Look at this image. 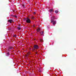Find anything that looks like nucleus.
Instances as JSON below:
<instances>
[{
	"label": "nucleus",
	"instance_id": "5701e85b",
	"mask_svg": "<svg viewBox=\"0 0 76 76\" xmlns=\"http://www.w3.org/2000/svg\"><path fill=\"white\" fill-rule=\"evenodd\" d=\"M31 48H30V50H31Z\"/></svg>",
	"mask_w": 76,
	"mask_h": 76
},
{
	"label": "nucleus",
	"instance_id": "f257e3e1",
	"mask_svg": "<svg viewBox=\"0 0 76 76\" xmlns=\"http://www.w3.org/2000/svg\"><path fill=\"white\" fill-rule=\"evenodd\" d=\"M39 46L38 45H34V50H38L39 49Z\"/></svg>",
	"mask_w": 76,
	"mask_h": 76
},
{
	"label": "nucleus",
	"instance_id": "4468645a",
	"mask_svg": "<svg viewBox=\"0 0 76 76\" xmlns=\"http://www.w3.org/2000/svg\"><path fill=\"white\" fill-rule=\"evenodd\" d=\"M17 37L16 35H15L13 36V37Z\"/></svg>",
	"mask_w": 76,
	"mask_h": 76
},
{
	"label": "nucleus",
	"instance_id": "412c9836",
	"mask_svg": "<svg viewBox=\"0 0 76 76\" xmlns=\"http://www.w3.org/2000/svg\"><path fill=\"white\" fill-rule=\"evenodd\" d=\"M41 42H42V40H41Z\"/></svg>",
	"mask_w": 76,
	"mask_h": 76
},
{
	"label": "nucleus",
	"instance_id": "9b49d317",
	"mask_svg": "<svg viewBox=\"0 0 76 76\" xmlns=\"http://www.w3.org/2000/svg\"><path fill=\"white\" fill-rule=\"evenodd\" d=\"M31 19H34V16H32V17L31 18Z\"/></svg>",
	"mask_w": 76,
	"mask_h": 76
},
{
	"label": "nucleus",
	"instance_id": "aec40b11",
	"mask_svg": "<svg viewBox=\"0 0 76 76\" xmlns=\"http://www.w3.org/2000/svg\"><path fill=\"white\" fill-rule=\"evenodd\" d=\"M35 39H34V41H35Z\"/></svg>",
	"mask_w": 76,
	"mask_h": 76
},
{
	"label": "nucleus",
	"instance_id": "7ed1b4c3",
	"mask_svg": "<svg viewBox=\"0 0 76 76\" xmlns=\"http://www.w3.org/2000/svg\"><path fill=\"white\" fill-rule=\"evenodd\" d=\"M51 23H53V25H55L56 24V20L54 21V20H53V19L51 20Z\"/></svg>",
	"mask_w": 76,
	"mask_h": 76
},
{
	"label": "nucleus",
	"instance_id": "dca6fc26",
	"mask_svg": "<svg viewBox=\"0 0 76 76\" xmlns=\"http://www.w3.org/2000/svg\"><path fill=\"white\" fill-rule=\"evenodd\" d=\"M22 6L23 7H25V5H22Z\"/></svg>",
	"mask_w": 76,
	"mask_h": 76
},
{
	"label": "nucleus",
	"instance_id": "2eb2a0df",
	"mask_svg": "<svg viewBox=\"0 0 76 76\" xmlns=\"http://www.w3.org/2000/svg\"><path fill=\"white\" fill-rule=\"evenodd\" d=\"M40 33H41V34L42 35L43 34H44V32L43 31H42V33H41V32H40Z\"/></svg>",
	"mask_w": 76,
	"mask_h": 76
},
{
	"label": "nucleus",
	"instance_id": "423d86ee",
	"mask_svg": "<svg viewBox=\"0 0 76 76\" xmlns=\"http://www.w3.org/2000/svg\"><path fill=\"white\" fill-rule=\"evenodd\" d=\"M49 12L50 13H51V12H53V9H51L49 10Z\"/></svg>",
	"mask_w": 76,
	"mask_h": 76
},
{
	"label": "nucleus",
	"instance_id": "6ab92c4d",
	"mask_svg": "<svg viewBox=\"0 0 76 76\" xmlns=\"http://www.w3.org/2000/svg\"><path fill=\"white\" fill-rule=\"evenodd\" d=\"M38 30H39H39H40V29L39 28L38 29Z\"/></svg>",
	"mask_w": 76,
	"mask_h": 76
},
{
	"label": "nucleus",
	"instance_id": "4be33fe9",
	"mask_svg": "<svg viewBox=\"0 0 76 76\" xmlns=\"http://www.w3.org/2000/svg\"><path fill=\"white\" fill-rule=\"evenodd\" d=\"M20 26V25H19V26Z\"/></svg>",
	"mask_w": 76,
	"mask_h": 76
},
{
	"label": "nucleus",
	"instance_id": "20e7f679",
	"mask_svg": "<svg viewBox=\"0 0 76 76\" xmlns=\"http://www.w3.org/2000/svg\"><path fill=\"white\" fill-rule=\"evenodd\" d=\"M12 21H13V20L12 19H10L8 20V22H10V23H12Z\"/></svg>",
	"mask_w": 76,
	"mask_h": 76
},
{
	"label": "nucleus",
	"instance_id": "9d476101",
	"mask_svg": "<svg viewBox=\"0 0 76 76\" xmlns=\"http://www.w3.org/2000/svg\"><path fill=\"white\" fill-rule=\"evenodd\" d=\"M9 49H12L13 48V47H9Z\"/></svg>",
	"mask_w": 76,
	"mask_h": 76
},
{
	"label": "nucleus",
	"instance_id": "a211bd4d",
	"mask_svg": "<svg viewBox=\"0 0 76 76\" xmlns=\"http://www.w3.org/2000/svg\"><path fill=\"white\" fill-rule=\"evenodd\" d=\"M35 25H33V27H35Z\"/></svg>",
	"mask_w": 76,
	"mask_h": 76
},
{
	"label": "nucleus",
	"instance_id": "6e6552de",
	"mask_svg": "<svg viewBox=\"0 0 76 76\" xmlns=\"http://www.w3.org/2000/svg\"><path fill=\"white\" fill-rule=\"evenodd\" d=\"M55 12L56 13H58V11L57 10H56L55 11Z\"/></svg>",
	"mask_w": 76,
	"mask_h": 76
},
{
	"label": "nucleus",
	"instance_id": "1a4fd4ad",
	"mask_svg": "<svg viewBox=\"0 0 76 76\" xmlns=\"http://www.w3.org/2000/svg\"><path fill=\"white\" fill-rule=\"evenodd\" d=\"M17 28L18 30H20V29H21V28L20 27H18Z\"/></svg>",
	"mask_w": 76,
	"mask_h": 76
},
{
	"label": "nucleus",
	"instance_id": "0eeeda50",
	"mask_svg": "<svg viewBox=\"0 0 76 76\" xmlns=\"http://www.w3.org/2000/svg\"><path fill=\"white\" fill-rule=\"evenodd\" d=\"M29 54H31V52H29L28 53H27V55H26V56L27 57H28V56H29L28 55H29Z\"/></svg>",
	"mask_w": 76,
	"mask_h": 76
},
{
	"label": "nucleus",
	"instance_id": "ddd939ff",
	"mask_svg": "<svg viewBox=\"0 0 76 76\" xmlns=\"http://www.w3.org/2000/svg\"><path fill=\"white\" fill-rule=\"evenodd\" d=\"M54 18H55L54 16H53V18H52V20L54 19Z\"/></svg>",
	"mask_w": 76,
	"mask_h": 76
},
{
	"label": "nucleus",
	"instance_id": "39448f33",
	"mask_svg": "<svg viewBox=\"0 0 76 76\" xmlns=\"http://www.w3.org/2000/svg\"><path fill=\"white\" fill-rule=\"evenodd\" d=\"M11 15L12 16V17H15V18H17L18 17H17L16 15Z\"/></svg>",
	"mask_w": 76,
	"mask_h": 76
},
{
	"label": "nucleus",
	"instance_id": "f03ea898",
	"mask_svg": "<svg viewBox=\"0 0 76 76\" xmlns=\"http://www.w3.org/2000/svg\"><path fill=\"white\" fill-rule=\"evenodd\" d=\"M25 20H26V22L28 23H31V21L28 18H27L25 19Z\"/></svg>",
	"mask_w": 76,
	"mask_h": 76
},
{
	"label": "nucleus",
	"instance_id": "f3484780",
	"mask_svg": "<svg viewBox=\"0 0 76 76\" xmlns=\"http://www.w3.org/2000/svg\"><path fill=\"white\" fill-rule=\"evenodd\" d=\"M36 14V12H34V15H35Z\"/></svg>",
	"mask_w": 76,
	"mask_h": 76
},
{
	"label": "nucleus",
	"instance_id": "f8f14e48",
	"mask_svg": "<svg viewBox=\"0 0 76 76\" xmlns=\"http://www.w3.org/2000/svg\"><path fill=\"white\" fill-rule=\"evenodd\" d=\"M7 55L8 56H9L10 55V54H9V53H7Z\"/></svg>",
	"mask_w": 76,
	"mask_h": 76
}]
</instances>
